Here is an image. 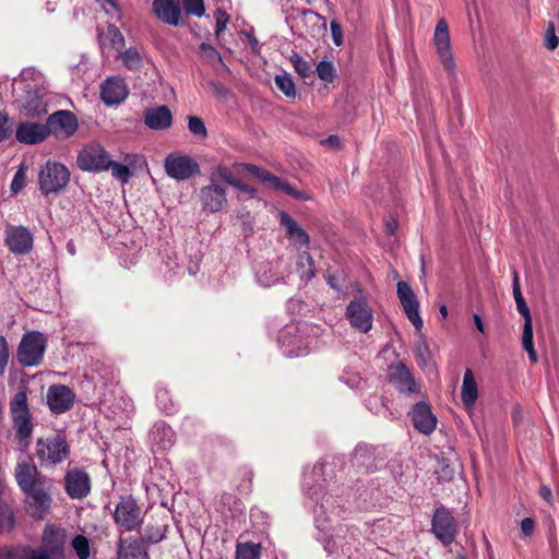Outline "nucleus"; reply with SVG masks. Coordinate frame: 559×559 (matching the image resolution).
Here are the masks:
<instances>
[{
	"label": "nucleus",
	"instance_id": "obj_19",
	"mask_svg": "<svg viewBox=\"0 0 559 559\" xmlns=\"http://www.w3.org/2000/svg\"><path fill=\"white\" fill-rule=\"evenodd\" d=\"M49 136V126L46 123L22 121L15 129V139L24 145H35Z\"/></svg>",
	"mask_w": 559,
	"mask_h": 559
},
{
	"label": "nucleus",
	"instance_id": "obj_32",
	"mask_svg": "<svg viewBox=\"0 0 559 559\" xmlns=\"http://www.w3.org/2000/svg\"><path fill=\"white\" fill-rule=\"evenodd\" d=\"M64 534L52 525H46L43 533V545L47 552H63Z\"/></svg>",
	"mask_w": 559,
	"mask_h": 559
},
{
	"label": "nucleus",
	"instance_id": "obj_49",
	"mask_svg": "<svg viewBox=\"0 0 559 559\" xmlns=\"http://www.w3.org/2000/svg\"><path fill=\"white\" fill-rule=\"evenodd\" d=\"M318 76L328 83L333 82L335 79V69L329 61H320L317 66Z\"/></svg>",
	"mask_w": 559,
	"mask_h": 559
},
{
	"label": "nucleus",
	"instance_id": "obj_44",
	"mask_svg": "<svg viewBox=\"0 0 559 559\" xmlns=\"http://www.w3.org/2000/svg\"><path fill=\"white\" fill-rule=\"evenodd\" d=\"M71 544L79 559H87L90 557V542L85 536L76 535Z\"/></svg>",
	"mask_w": 559,
	"mask_h": 559
},
{
	"label": "nucleus",
	"instance_id": "obj_1",
	"mask_svg": "<svg viewBox=\"0 0 559 559\" xmlns=\"http://www.w3.org/2000/svg\"><path fill=\"white\" fill-rule=\"evenodd\" d=\"M323 464L317 463L312 467L311 476H305L304 488L311 506L314 522L320 531L329 528V523L340 518L343 512L342 499L333 490H324L319 478L323 473Z\"/></svg>",
	"mask_w": 559,
	"mask_h": 559
},
{
	"label": "nucleus",
	"instance_id": "obj_53",
	"mask_svg": "<svg viewBox=\"0 0 559 559\" xmlns=\"http://www.w3.org/2000/svg\"><path fill=\"white\" fill-rule=\"evenodd\" d=\"M9 361V348L4 336L0 335V377L3 376Z\"/></svg>",
	"mask_w": 559,
	"mask_h": 559
},
{
	"label": "nucleus",
	"instance_id": "obj_29",
	"mask_svg": "<svg viewBox=\"0 0 559 559\" xmlns=\"http://www.w3.org/2000/svg\"><path fill=\"white\" fill-rule=\"evenodd\" d=\"M143 121L152 130H166L173 124V114L165 105L152 107L145 110Z\"/></svg>",
	"mask_w": 559,
	"mask_h": 559
},
{
	"label": "nucleus",
	"instance_id": "obj_26",
	"mask_svg": "<svg viewBox=\"0 0 559 559\" xmlns=\"http://www.w3.org/2000/svg\"><path fill=\"white\" fill-rule=\"evenodd\" d=\"M412 419L416 430L424 435H430L437 426V418L430 406L425 402L415 404L412 411Z\"/></svg>",
	"mask_w": 559,
	"mask_h": 559
},
{
	"label": "nucleus",
	"instance_id": "obj_51",
	"mask_svg": "<svg viewBox=\"0 0 559 559\" xmlns=\"http://www.w3.org/2000/svg\"><path fill=\"white\" fill-rule=\"evenodd\" d=\"M559 45L554 22H549L545 34V46L548 50H555Z\"/></svg>",
	"mask_w": 559,
	"mask_h": 559
},
{
	"label": "nucleus",
	"instance_id": "obj_52",
	"mask_svg": "<svg viewBox=\"0 0 559 559\" xmlns=\"http://www.w3.org/2000/svg\"><path fill=\"white\" fill-rule=\"evenodd\" d=\"M416 359L418 365L426 367L430 360V352L426 344V342H423L421 344L417 345L416 348Z\"/></svg>",
	"mask_w": 559,
	"mask_h": 559
},
{
	"label": "nucleus",
	"instance_id": "obj_4",
	"mask_svg": "<svg viewBox=\"0 0 559 559\" xmlns=\"http://www.w3.org/2000/svg\"><path fill=\"white\" fill-rule=\"evenodd\" d=\"M70 181V170L59 162L47 160L38 171L39 191L44 195L58 194Z\"/></svg>",
	"mask_w": 559,
	"mask_h": 559
},
{
	"label": "nucleus",
	"instance_id": "obj_57",
	"mask_svg": "<svg viewBox=\"0 0 559 559\" xmlns=\"http://www.w3.org/2000/svg\"><path fill=\"white\" fill-rule=\"evenodd\" d=\"M31 559H64L63 552H47L46 548H35Z\"/></svg>",
	"mask_w": 559,
	"mask_h": 559
},
{
	"label": "nucleus",
	"instance_id": "obj_56",
	"mask_svg": "<svg viewBox=\"0 0 559 559\" xmlns=\"http://www.w3.org/2000/svg\"><path fill=\"white\" fill-rule=\"evenodd\" d=\"M215 33H216V36H219L221 33H223L227 26V23L229 21V16L226 12L222 11V10H218L216 12V15H215Z\"/></svg>",
	"mask_w": 559,
	"mask_h": 559
},
{
	"label": "nucleus",
	"instance_id": "obj_42",
	"mask_svg": "<svg viewBox=\"0 0 559 559\" xmlns=\"http://www.w3.org/2000/svg\"><path fill=\"white\" fill-rule=\"evenodd\" d=\"M276 87L288 98H295L296 88L289 74H278L274 79Z\"/></svg>",
	"mask_w": 559,
	"mask_h": 559
},
{
	"label": "nucleus",
	"instance_id": "obj_8",
	"mask_svg": "<svg viewBox=\"0 0 559 559\" xmlns=\"http://www.w3.org/2000/svg\"><path fill=\"white\" fill-rule=\"evenodd\" d=\"M289 273V262L284 258L262 261L254 269L257 282L263 287H271L284 282Z\"/></svg>",
	"mask_w": 559,
	"mask_h": 559
},
{
	"label": "nucleus",
	"instance_id": "obj_24",
	"mask_svg": "<svg viewBox=\"0 0 559 559\" xmlns=\"http://www.w3.org/2000/svg\"><path fill=\"white\" fill-rule=\"evenodd\" d=\"M128 94V86L121 78H108L100 86V97L106 105L120 104Z\"/></svg>",
	"mask_w": 559,
	"mask_h": 559
},
{
	"label": "nucleus",
	"instance_id": "obj_20",
	"mask_svg": "<svg viewBox=\"0 0 559 559\" xmlns=\"http://www.w3.org/2000/svg\"><path fill=\"white\" fill-rule=\"evenodd\" d=\"M75 394L63 384L51 385L47 392V404L55 414H62L69 411L74 403Z\"/></svg>",
	"mask_w": 559,
	"mask_h": 559
},
{
	"label": "nucleus",
	"instance_id": "obj_55",
	"mask_svg": "<svg viewBox=\"0 0 559 559\" xmlns=\"http://www.w3.org/2000/svg\"><path fill=\"white\" fill-rule=\"evenodd\" d=\"M12 134L8 115L0 111V142L5 141Z\"/></svg>",
	"mask_w": 559,
	"mask_h": 559
},
{
	"label": "nucleus",
	"instance_id": "obj_23",
	"mask_svg": "<svg viewBox=\"0 0 559 559\" xmlns=\"http://www.w3.org/2000/svg\"><path fill=\"white\" fill-rule=\"evenodd\" d=\"M66 491L72 499L85 498L91 491V479L82 469H71L66 474Z\"/></svg>",
	"mask_w": 559,
	"mask_h": 559
},
{
	"label": "nucleus",
	"instance_id": "obj_22",
	"mask_svg": "<svg viewBox=\"0 0 559 559\" xmlns=\"http://www.w3.org/2000/svg\"><path fill=\"white\" fill-rule=\"evenodd\" d=\"M389 382L403 394H413L419 390L412 372L402 362L389 367Z\"/></svg>",
	"mask_w": 559,
	"mask_h": 559
},
{
	"label": "nucleus",
	"instance_id": "obj_46",
	"mask_svg": "<svg viewBox=\"0 0 559 559\" xmlns=\"http://www.w3.org/2000/svg\"><path fill=\"white\" fill-rule=\"evenodd\" d=\"M290 61H292V63H293V66H294V68L296 70V72L301 78H308V76L311 75V73H312L311 66L301 56H299L298 53H294L290 57Z\"/></svg>",
	"mask_w": 559,
	"mask_h": 559
},
{
	"label": "nucleus",
	"instance_id": "obj_13",
	"mask_svg": "<svg viewBox=\"0 0 559 559\" xmlns=\"http://www.w3.org/2000/svg\"><path fill=\"white\" fill-rule=\"evenodd\" d=\"M433 44L444 70L454 75L456 66L451 50L449 27L444 19L439 20L436 25Z\"/></svg>",
	"mask_w": 559,
	"mask_h": 559
},
{
	"label": "nucleus",
	"instance_id": "obj_59",
	"mask_svg": "<svg viewBox=\"0 0 559 559\" xmlns=\"http://www.w3.org/2000/svg\"><path fill=\"white\" fill-rule=\"evenodd\" d=\"M25 186V175L23 170H19L15 173L12 182H11V190L14 193H17L21 191Z\"/></svg>",
	"mask_w": 559,
	"mask_h": 559
},
{
	"label": "nucleus",
	"instance_id": "obj_48",
	"mask_svg": "<svg viewBox=\"0 0 559 559\" xmlns=\"http://www.w3.org/2000/svg\"><path fill=\"white\" fill-rule=\"evenodd\" d=\"M188 128L195 136L204 139L207 135V130L203 120L197 116H190L188 118Z\"/></svg>",
	"mask_w": 559,
	"mask_h": 559
},
{
	"label": "nucleus",
	"instance_id": "obj_11",
	"mask_svg": "<svg viewBox=\"0 0 559 559\" xmlns=\"http://www.w3.org/2000/svg\"><path fill=\"white\" fill-rule=\"evenodd\" d=\"M116 525L123 532L136 530L141 523V509L132 497H122L114 512Z\"/></svg>",
	"mask_w": 559,
	"mask_h": 559
},
{
	"label": "nucleus",
	"instance_id": "obj_35",
	"mask_svg": "<svg viewBox=\"0 0 559 559\" xmlns=\"http://www.w3.org/2000/svg\"><path fill=\"white\" fill-rule=\"evenodd\" d=\"M524 326H523V335H522V345L524 350L528 354V357L532 362L537 361V355L534 349L533 343V323L532 317L524 318Z\"/></svg>",
	"mask_w": 559,
	"mask_h": 559
},
{
	"label": "nucleus",
	"instance_id": "obj_34",
	"mask_svg": "<svg viewBox=\"0 0 559 559\" xmlns=\"http://www.w3.org/2000/svg\"><path fill=\"white\" fill-rule=\"evenodd\" d=\"M213 179L215 180V183H227L229 186L237 185L238 178L235 177L233 170L224 165L218 164L210 174H209V181L213 182Z\"/></svg>",
	"mask_w": 559,
	"mask_h": 559
},
{
	"label": "nucleus",
	"instance_id": "obj_2",
	"mask_svg": "<svg viewBox=\"0 0 559 559\" xmlns=\"http://www.w3.org/2000/svg\"><path fill=\"white\" fill-rule=\"evenodd\" d=\"M10 412L15 438L22 450H26L33 433L32 416L27 403V388L22 386L10 401Z\"/></svg>",
	"mask_w": 559,
	"mask_h": 559
},
{
	"label": "nucleus",
	"instance_id": "obj_40",
	"mask_svg": "<svg viewBox=\"0 0 559 559\" xmlns=\"http://www.w3.org/2000/svg\"><path fill=\"white\" fill-rule=\"evenodd\" d=\"M235 167L246 170L252 177H254V178L259 179L260 181L267 183V185L270 183V181L273 177V174H271L270 171H267L261 167H258L253 164L240 163V164H235Z\"/></svg>",
	"mask_w": 559,
	"mask_h": 559
},
{
	"label": "nucleus",
	"instance_id": "obj_45",
	"mask_svg": "<svg viewBox=\"0 0 559 559\" xmlns=\"http://www.w3.org/2000/svg\"><path fill=\"white\" fill-rule=\"evenodd\" d=\"M202 58L210 64L222 63L219 52L210 44L202 43L199 47Z\"/></svg>",
	"mask_w": 559,
	"mask_h": 559
},
{
	"label": "nucleus",
	"instance_id": "obj_62",
	"mask_svg": "<svg viewBox=\"0 0 559 559\" xmlns=\"http://www.w3.org/2000/svg\"><path fill=\"white\" fill-rule=\"evenodd\" d=\"M233 187L238 189L242 193L248 194L249 198H252V199L257 198V194H258L257 189L249 185L241 182L239 179L237 180V185H234Z\"/></svg>",
	"mask_w": 559,
	"mask_h": 559
},
{
	"label": "nucleus",
	"instance_id": "obj_64",
	"mask_svg": "<svg viewBox=\"0 0 559 559\" xmlns=\"http://www.w3.org/2000/svg\"><path fill=\"white\" fill-rule=\"evenodd\" d=\"M539 495L548 503L552 502V492L548 486H542L539 489Z\"/></svg>",
	"mask_w": 559,
	"mask_h": 559
},
{
	"label": "nucleus",
	"instance_id": "obj_28",
	"mask_svg": "<svg viewBox=\"0 0 559 559\" xmlns=\"http://www.w3.org/2000/svg\"><path fill=\"white\" fill-rule=\"evenodd\" d=\"M150 441L153 451H167L175 443V432L167 424L163 421L156 423L150 432Z\"/></svg>",
	"mask_w": 559,
	"mask_h": 559
},
{
	"label": "nucleus",
	"instance_id": "obj_31",
	"mask_svg": "<svg viewBox=\"0 0 559 559\" xmlns=\"http://www.w3.org/2000/svg\"><path fill=\"white\" fill-rule=\"evenodd\" d=\"M281 224L296 245L308 246L310 243V237L307 231L286 212L281 213Z\"/></svg>",
	"mask_w": 559,
	"mask_h": 559
},
{
	"label": "nucleus",
	"instance_id": "obj_47",
	"mask_svg": "<svg viewBox=\"0 0 559 559\" xmlns=\"http://www.w3.org/2000/svg\"><path fill=\"white\" fill-rule=\"evenodd\" d=\"M109 168L111 169L112 177L122 183H127L132 176L129 167L120 163L111 160Z\"/></svg>",
	"mask_w": 559,
	"mask_h": 559
},
{
	"label": "nucleus",
	"instance_id": "obj_15",
	"mask_svg": "<svg viewBox=\"0 0 559 559\" xmlns=\"http://www.w3.org/2000/svg\"><path fill=\"white\" fill-rule=\"evenodd\" d=\"M396 288L399 300L407 319L417 331H420L424 326V322L419 314V302L414 290L406 282L403 281L397 283Z\"/></svg>",
	"mask_w": 559,
	"mask_h": 559
},
{
	"label": "nucleus",
	"instance_id": "obj_41",
	"mask_svg": "<svg viewBox=\"0 0 559 559\" xmlns=\"http://www.w3.org/2000/svg\"><path fill=\"white\" fill-rule=\"evenodd\" d=\"M121 60L129 70H139L142 67V55L134 48L130 47L121 53Z\"/></svg>",
	"mask_w": 559,
	"mask_h": 559
},
{
	"label": "nucleus",
	"instance_id": "obj_9",
	"mask_svg": "<svg viewBox=\"0 0 559 559\" xmlns=\"http://www.w3.org/2000/svg\"><path fill=\"white\" fill-rule=\"evenodd\" d=\"M110 155L99 143L85 145L78 155V166L84 171L102 173L109 169Z\"/></svg>",
	"mask_w": 559,
	"mask_h": 559
},
{
	"label": "nucleus",
	"instance_id": "obj_3",
	"mask_svg": "<svg viewBox=\"0 0 559 559\" xmlns=\"http://www.w3.org/2000/svg\"><path fill=\"white\" fill-rule=\"evenodd\" d=\"M361 546L360 533L356 527L340 525L324 540V549L329 555H343L354 559Z\"/></svg>",
	"mask_w": 559,
	"mask_h": 559
},
{
	"label": "nucleus",
	"instance_id": "obj_14",
	"mask_svg": "<svg viewBox=\"0 0 559 559\" xmlns=\"http://www.w3.org/2000/svg\"><path fill=\"white\" fill-rule=\"evenodd\" d=\"M431 532L445 546L451 545L456 536V523L451 512L444 507L435 511L431 520Z\"/></svg>",
	"mask_w": 559,
	"mask_h": 559
},
{
	"label": "nucleus",
	"instance_id": "obj_58",
	"mask_svg": "<svg viewBox=\"0 0 559 559\" xmlns=\"http://www.w3.org/2000/svg\"><path fill=\"white\" fill-rule=\"evenodd\" d=\"M332 39L335 46L340 47L343 45V29L336 21L330 23Z\"/></svg>",
	"mask_w": 559,
	"mask_h": 559
},
{
	"label": "nucleus",
	"instance_id": "obj_10",
	"mask_svg": "<svg viewBox=\"0 0 559 559\" xmlns=\"http://www.w3.org/2000/svg\"><path fill=\"white\" fill-rule=\"evenodd\" d=\"M198 197L201 210L207 214L219 213L228 204L227 191L223 183L209 181L200 188Z\"/></svg>",
	"mask_w": 559,
	"mask_h": 559
},
{
	"label": "nucleus",
	"instance_id": "obj_63",
	"mask_svg": "<svg viewBox=\"0 0 559 559\" xmlns=\"http://www.w3.org/2000/svg\"><path fill=\"white\" fill-rule=\"evenodd\" d=\"M109 33L112 35L114 44H116V43L123 44V41H124L123 36L115 25L109 26Z\"/></svg>",
	"mask_w": 559,
	"mask_h": 559
},
{
	"label": "nucleus",
	"instance_id": "obj_27",
	"mask_svg": "<svg viewBox=\"0 0 559 559\" xmlns=\"http://www.w3.org/2000/svg\"><path fill=\"white\" fill-rule=\"evenodd\" d=\"M283 354L289 358L306 355L307 348L301 346V340L297 335V329L295 326H286L281 331L278 336Z\"/></svg>",
	"mask_w": 559,
	"mask_h": 559
},
{
	"label": "nucleus",
	"instance_id": "obj_43",
	"mask_svg": "<svg viewBox=\"0 0 559 559\" xmlns=\"http://www.w3.org/2000/svg\"><path fill=\"white\" fill-rule=\"evenodd\" d=\"M269 186L274 190H280V191L286 193L287 195H292L298 200H306V197L301 192H298L287 181H284L274 175H273Z\"/></svg>",
	"mask_w": 559,
	"mask_h": 559
},
{
	"label": "nucleus",
	"instance_id": "obj_50",
	"mask_svg": "<svg viewBox=\"0 0 559 559\" xmlns=\"http://www.w3.org/2000/svg\"><path fill=\"white\" fill-rule=\"evenodd\" d=\"M182 2L188 14L201 17L205 12L203 0H183Z\"/></svg>",
	"mask_w": 559,
	"mask_h": 559
},
{
	"label": "nucleus",
	"instance_id": "obj_33",
	"mask_svg": "<svg viewBox=\"0 0 559 559\" xmlns=\"http://www.w3.org/2000/svg\"><path fill=\"white\" fill-rule=\"evenodd\" d=\"M296 271L301 281L309 282L316 276L314 261L308 252H301L297 257Z\"/></svg>",
	"mask_w": 559,
	"mask_h": 559
},
{
	"label": "nucleus",
	"instance_id": "obj_6",
	"mask_svg": "<svg viewBox=\"0 0 559 559\" xmlns=\"http://www.w3.org/2000/svg\"><path fill=\"white\" fill-rule=\"evenodd\" d=\"M36 451L41 465L56 466L69 457L70 445L64 436L53 435L38 439Z\"/></svg>",
	"mask_w": 559,
	"mask_h": 559
},
{
	"label": "nucleus",
	"instance_id": "obj_37",
	"mask_svg": "<svg viewBox=\"0 0 559 559\" xmlns=\"http://www.w3.org/2000/svg\"><path fill=\"white\" fill-rule=\"evenodd\" d=\"M512 293L516 304L518 311L523 316V318L531 317V311L522 295L519 275L515 271L513 272Z\"/></svg>",
	"mask_w": 559,
	"mask_h": 559
},
{
	"label": "nucleus",
	"instance_id": "obj_36",
	"mask_svg": "<svg viewBox=\"0 0 559 559\" xmlns=\"http://www.w3.org/2000/svg\"><path fill=\"white\" fill-rule=\"evenodd\" d=\"M118 555L120 559H147L146 552L138 542L130 543L126 546L121 540Z\"/></svg>",
	"mask_w": 559,
	"mask_h": 559
},
{
	"label": "nucleus",
	"instance_id": "obj_7",
	"mask_svg": "<svg viewBox=\"0 0 559 559\" xmlns=\"http://www.w3.org/2000/svg\"><path fill=\"white\" fill-rule=\"evenodd\" d=\"M166 175L176 181H187L201 174L198 160L180 152L169 153L164 160Z\"/></svg>",
	"mask_w": 559,
	"mask_h": 559
},
{
	"label": "nucleus",
	"instance_id": "obj_18",
	"mask_svg": "<svg viewBox=\"0 0 559 559\" xmlns=\"http://www.w3.org/2000/svg\"><path fill=\"white\" fill-rule=\"evenodd\" d=\"M46 126H49V135L68 139L76 132L79 123L73 112L58 110L48 117Z\"/></svg>",
	"mask_w": 559,
	"mask_h": 559
},
{
	"label": "nucleus",
	"instance_id": "obj_61",
	"mask_svg": "<svg viewBox=\"0 0 559 559\" xmlns=\"http://www.w3.org/2000/svg\"><path fill=\"white\" fill-rule=\"evenodd\" d=\"M535 528V522L532 518H525L521 521V532L524 536H531Z\"/></svg>",
	"mask_w": 559,
	"mask_h": 559
},
{
	"label": "nucleus",
	"instance_id": "obj_60",
	"mask_svg": "<svg viewBox=\"0 0 559 559\" xmlns=\"http://www.w3.org/2000/svg\"><path fill=\"white\" fill-rule=\"evenodd\" d=\"M168 392L166 390H159L157 392L156 399L158 402V405L166 414H171L175 412V406L170 404L169 406L167 404H164V400L167 399Z\"/></svg>",
	"mask_w": 559,
	"mask_h": 559
},
{
	"label": "nucleus",
	"instance_id": "obj_5",
	"mask_svg": "<svg viewBox=\"0 0 559 559\" xmlns=\"http://www.w3.org/2000/svg\"><path fill=\"white\" fill-rule=\"evenodd\" d=\"M47 347V338L39 331L26 332L17 347V360L24 367H35L41 364Z\"/></svg>",
	"mask_w": 559,
	"mask_h": 559
},
{
	"label": "nucleus",
	"instance_id": "obj_38",
	"mask_svg": "<svg viewBox=\"0 0 559 559\" xmlns=\"http://www.w3.org/2000/svg\"><path fill=\"white\" fill-rule=\"evenodd\" d=\"M35 548L14 546L0 549V559H31Z\"/></svg>",
	"mask_w": 559,
	"mask_h": 559
},
{
	"label": "nucleus",
	"instance_id": "obj_16",
	"mask_svg": "<svg viewBox=\"0 0 559 559\" xmlns=\"http://www.w3.org/2000/svg\"><path fill=\"white\" fill-rule=\"evenodd\" d=\"M50 485L51 481L24 492L26 495L28 512L35 519H44L50 511Z\"/></svg>",
	"mask_w": 559,
	"mask_h": 559
},
{
	"label": "nucleus",
	"instance_id": "obj_30",
	"mask_svg": "<svg viewBox=\"0 0 559 559\" xmlns=\"http://www.w3.org/2000/svg\"><path fill=\"white\" fill-rule=\"evenodd\" d=\"M479 391L478 385L472 369L467 368L464 371L463 382L461 386V400L464 408L472 413L478 400Z\"/></svg>",
	"mask_w": 559,
	"mask_h": 559
},
{
	"label": "nucleus",
	"instance_id": "obj_25",
	"mask_svg": "<svg viewBox=\"0 0 559 559\" xmlns=\"http://www.w3.org/2000/svg\"><path fill=\"white\" fill-rule=\"evenodd\" d=\"M152 11L165 24L178 26L181 23V9L178 0H153Z\"/></svg>",
	"mask_w": 559,
	"mask_h": 559
},
{
	"label": "nucleus",
	"instance_id": "obj_17",
	"mask_svg": "<svg viewBox=\"0 0 559 559\" xmlns=\"http://www.w3.org/2000/svg\"><path fill=\"white\" fill-rule=\"evenodd\" d=\"M346 318L356 330L367 333L373 323V313L365 299L352 300L346 308Z\"/></svg>",
	"mask_w": 559,
	"mask_h": 559
},
{
	"label": "nucleus",
	"instance_id": "obj_21",
	"mask_svg": "<svg viewBox=\"0 0 559 559\" xmlns=\"http://www.w3.org/2000/svg\"><path fill=\"white\" fill-rule=\"evenodd\" d=\"M5 243L14 254H26L33 248V235L22 226H10L5 230Z\"/></svg>",
	"mask_w": 559,
	"mask_h": 559
},
{
	"label": "nucleus",
	"instance_id": "obj_12",
	"mask_svg": "<svg viewBox=\"0 0 559 559\" xmlns=\"http://www.w3.org/2000/svg\"><path fill=\"white\" fill-rule=\"evenodd\" d=\"M15 480L23 492L32 490L43 484H49L50 479L41 475L32 457L21 459L14 469Z\"/></svg>",
	"mask_w": 559,
	"mask_h": 559
},
{
	"label": "nucleus",
	"instance_id": "obj_54",
	"mask_svg": "<svg viewBox=\"0 0 559 559\" xmlns=\"http://www.w3.org/2000/svg\"><path fill=\"white\" fill-rule=\"evenodd\" d=\"M24 110H25L26 116L32 117V118L40 117L44 114H46V108L40 102H38L34 106L32 105V102H27L24 105Z\"/></svg>",
	"mask_w": 559,
	"mask_h": 559
},
{
	"label": "nucleus",
	"instance_id": "obj_39",
	"mask_svg": "<svg viewBox=\"0 0 559 559\" xmlns=\"http://www.w3.org/2000/svg\"><path fill=\"white\" fill-rule=\"evenodd\" d=\"M261 547L254 543L238 544L236 549V559H260Z\"/></svg>",
	"mask_w": 559,
	"mask_h": 559
}]
</instances>
